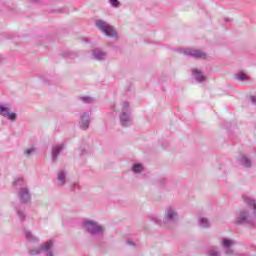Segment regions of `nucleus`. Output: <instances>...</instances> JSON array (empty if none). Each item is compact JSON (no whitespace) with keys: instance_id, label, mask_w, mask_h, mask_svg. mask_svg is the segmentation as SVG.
Returning a JSON list of instances; mask_svg holds the SVG:
<instances>
[{"instance_id":"20","label":"nucleus","mask_w":256,"mask_h":256,"mask_svg":"<svg viewBox=\"0 0 256 256\" xmlns=\"http://www.w3.org/2000/svg\"><path fill=\"white\" fill-rule=\"evenodd\" d=\"M133 173H143V164L136 163L132 167Z\"/></svg>"},{"instance_id":"11","label":"nucleus","mask_w":256,"mask_h":256,"mask_svg":"<svg viewBox=\"0 0 256 256\" xmlns=\"http://www.w3.org/2000/svg\"><path fill=\"white\" fill-rule=\"evenodd\" d=\"M65 149V144L60 143V144H55L52 146V151H51V161L52 163H57V159H59V155L61 151Z\"/></svg>"},{"instance_id":"32","label":"nucleus","mask_w":256,"mask_h":256,"mask_svg":"<svg viewBox=\"0 0 256 256\" xmlns=\"http://www.w3.org/2000/svg\"><path fill=\"white\" fill-rule=\"evenodd\" d=\"M241 256H249V255H247V254H243V255H241Z\"/></svg>"},{"instance_id":"27","label":"nucleus","mask_w":256,"mask_h":256,"mask_svg":"<svg viewBox=\"0 0 256 256\" xmlns=\"http://www.w3.org/2000/svg\"><path fill=\"white\" fill-rule=\"evenodd\" d=\"M250 99L253 105H256V96H251Z\"/></svg>"},{"instance_id":"4","label":"nucleus","mask_w":256,"mask_h":256,"mask_svg":"<svg viewBox=\"0 0 256 256\" xmlns=\"http://www.w3.org/2000/svg\"><path fill=\"white\" fill-rule=\"evenodd\" d=\"M13 185L18 189V199L21 203H29L31 201V193L29 188L25 186V180L23 178H16Z\"/></svg>"},{"instance_id":"29","label":"nucleus","mask_w":256,"mask_h":256,"mask_svg":"<svg viewBox=\"0 0 256 256\" xmlns=\"http://www.w3.org/2000/svg\"><path fill=\"white\" fill-rule=\"evenodd\" d=\"M71 56V52H65L64 53V57H70Z\"/></svg>"},{"instance_id":"14","label":"nucleus","mask_w":256,"mask_h":256,"mask_svg":"<svg viewBox=\"0 0 256 256\" xmlns=\"http://www.w3.org/2000/svg\"><path fill=\"white\" fill-rule=\"evenodd\" d=\"M92 56L95 61H105L107 59V52L101 50V48H95L92 51Z\"/></svg>"},{"instance_id":"6","label":"nucleus","mask_w":256,"mask_h":256,"mask_svg":"<svg viewBox=\"0 0 256 256\" xmlns=\"http://www.w3.org/2000/svg\"><path fill=\"white\" fill-rule=\"evenodd\" d=\"M119 119L122 127H129L133 125V117L131 116V106H129V102H124L122 104Z\"/></svg>"},{"instance_id":"16","label":"nucleus","mask_w":256,"mask_h":256,"mask_svg":"<svg viewBox=\"0 0 256 256\" xmlns=\"http://www.w3.org/2000/svg\"><path fill=\"white\" fill-rule=\"evenodd\" d=\"M192 77L197 83H203L205 79H207V76H205L199 69H192Z\"/></svg>"},{"instance_id":"23","label":"nucleus","mask_w":256,"mask_h":256,"mask_svg":"<svg viewBox=\"0 0 256 256\" xmlns=\"http://www.w3.org/2000/svg\"><path fill=\"white\" fill-rule=\"evenodd\" d=\"M237 81H247V74L241 72L240 74L236 75Z\"/></svg>"},{"instance_id":"2","label":"nucleus","mask_w":256,"mask_h":256,"mask_svg":"<svg viewBox=\"0 0 256 256\" xmlns=\"http://www.w3.org/2000/svg\"><path fill=\"white\" fill-rule=\"evenodd\" d=\"M177 219H179V214L177 213V209L174 207H168L166 209L163 220L159 219V216L150 217V220L156 225H160V227H171V225H175L177 223Z\"/></svg>"},{"instance_id":"25","label":"nucleus","mask_w":256,"mask_h":256,"mask_svg":"<svg viewBox=\"0 0 256 256\" xmlns=\"http://www.w3.org/2000/svg\"><path fill=\"white\" fill-rule=\"evenodd\" d=\"M208 256H221V252L215 250V249H210L208 251Z\"/></svg>"},{"instance_id":"1","label":"nucleus","mask_w":256,"mask_h":256,"mask_svg":"<svg viewBox=\"0 0 256 256\" xmlns=\"http://www.w3.org/2000/svg\"><path fill=\"white\" fill-rule=\"evenodd\" d=\"M245 205L252 209V214L249 210H242L239 212L235 220V225H250L256 227V200L251 196H243Z\"/></svg>"},{"instance_id":"5","label":"nucleus","mask_w":256,"mask_h":256,"mask_svg":"<svg viewBox=\"0 0 256 256\" xmlns=\"http://www.w3.org/2000/svg\"><path fill=\"white\" fill-rule=\"evenodd\" d=\"M55 243L53 240H48L47 242L43 243L39 248H34L29 251L30 256H37L44 253L45 256H55L53 253V247Z\"/></svg>"},{"instance_id":"21","label":"nucleus","mask_w":256,"mask_h":256,"mask_svg":"<svg viewBox=\"0 0 256 256\" xmlns=\"http://www.w3.org/2000/svg\"><path fill=\"white\" fill-rule=\"evenodd\" d=\"M79 99L82 103H95V99L90 96H81Z\"/></svg>"},{"instance_id":"30","label":"nucleus","mask_w":256,"mask_h":256,"mask_svg":"<svg viewBox=\"0 0 256 256\" xmlns=\"http://www.w3.org/2000/svg\"><path fill=\"white\" fill-rule=\"evenodd\" d=\"M127 245H135V243H133V241H131V240H128Z\"/></svg>"},{"instance_id":"12","label":"nucleus","mask_w":256,"mask_h":256,"mask_svg":"<svg viewBox=\"0 0 256 256\" xmlns=\"http://www.w3.org/2000/svg\"><path fill=\"white\" fill-rule=\"evenodd\" d=\"M237 163L244 167L245 169H251L253 167V160L251 157L247 156L246 154H242L238 157Z\"/></svg>"},{"instance_id":"28","label":"nucleus","mask_w":256,"mask_h":256,"mask_svg":"<svg viewBox=\"0 0 256 256\" xmlns=\"http://www.w3.org/2000/svg\"><path fill=\"white\" fill-rule=\"evenodd\" d=\"M159 183H160V187H164L163 183H165V178H162V179L159 181Z\"/></svg>"},{"instance_id":"13","label":"nucleus","mask_w":256,"mask_h":256,"mask_svg":"<svg viewBox=\"0 0 256 256\" xmlns=\"http://www.w3.org/2000/svg\"><path fill=\"white\" fill-rule=\"evenodd\" d=\"M89 123H91V114L83 112L80 115V129H83L84 131L89 129Z\"/></svg>"},{"instance_id":"24","label":"nucleus","mask_w":256,"mask_h":256,"mask_svg":"<svg viewBox=\"0 0 256 256\" xmlns=\"http://www.w3.org/2000/svg\"><path fill=\"white\" fill-rule=\"evenodd\" d=\"M109 3L115 9L121 7V2H119V0H109Z\"/></svg>"},{"instance_id":"33","label":"nucleus","mask_w":256,"mask_h":256,"mask_svg":"<svg viewBox=\"0 0 256 256\" xmlns=\"http://www.w3.org/2000/svg\"><path fill=\"white\" fill-rule=\"evenodd\" d=\"M0 61H1V56H0Z\"/></svg>"},{"instance_id":"9","label":"nucleus","mask_w":256,"mask_h":256,"mask_svg":"<svg viewBox=\"0 0 256 256\" xmlns=\"http://www.w3.org/2000/svg\"><path fill=\"white\" fill-rule=\"evenodd\" d=\"M0 116L5 117L8 121H16L17 120V113L11 112V108L0 105Z\"/></svg>"},{"instance_id":"10","label":"nucleus","mask_w":256,"mask_h":256,"mask_svg":"<svg viewBox=\"0 0 256 256\" xmlns=\"http://www.w3.org/2000/svg\"><path fill=\"white\" fill-rule=\"evenodd\" d=\"M180 53H184L189 57H193L194 59H207V54H205L201 50H183L180 49Z\"/></svg>"},{"instance_id":"19","label":"nucleus","mask_w":256,"mask_h":256,"mask_svg":"<svg viewBox=\"0 0 256 256\" xmlns=\"http://www.w3.org/2000/svg\"><path fill=\"white\" fill-rule=\"evenodd\" d=\"M24 235L27 241H30L32 243H37V241H39V238H37L36 236H33L31 231L29 230H24Z\"/></svg>"},{"instance_id":"3","label":"nucleus","mask_w":256,"mask_h":256,"mask_svg":"<svg viewBox=\"0 0 256 256\" xmlns=\"http://www.w3.org/2000/svg\"><path fill=\"white\" fill-rule=\"evenodd\" d=\"M82 227L86 233L92 235L93 237H101L105 233V226L99 224L95 220L84 219L82 221Z\"/></svg>"},{"instance_id":"7","label":"nucleus","mask_w":256,"mask_h":256,"mask_svg":"<svg viewBox=\"0 0 256 256\" xmlns=\"http://www.w3.org/2000/svg\"><path fill=\"white\" fill-rule=\"evenodd\" d=\"M95 25L102 33H105L107 37H117V31L113 26L109 25L106 21L96 20Z\"/></svg>"},{"instance_id":"31","label":"nucleus","mask_w":256,"mask_h":256,"mask_svg":"<svg viewBox=\"0 0 256 256\" xmlns=\"http://www.w3.org/2000/svg\"><path fill=\"white\" fill-rule=\"evenodd\" d=\"M80 155H85V150H82Z\"/></svg>"},{"instance_id":"8","label":"nucleus","mask_w":256,"mask_h":256,"mask_svg":"<svg viewBox=\"0 0 256 256\" xmlns=\"http://www.w3.org/2000/svg\"><path fill=\"white\" fill-rule=\"evenodd\" d=\"M237 243L235 242V240L230 239V238H222L221 240V247L222 249L225 250V253L227 256H235L237 255V253H235V251H233V249H231V247H234V245H236Z\"/></svg>"},{"instance_id":"18","label":"nucleus","mask_w":256,"mask_h":256,"mask_svg":"<svg viewBox=\"0 0 256 256\" xmlns=\"http://www.w3.org/2000/svg\"><path fill=\"white\" fill-rule=\"evenodd\" d=\"M198 224L200 227H203L204 229H209V227H211V222H209V219L205 217L199 218Z\"/></svg>"},{"instance_id":"22","label":"nucleus","mask_w":256,"mask_h":256,"mask_svg":"<svg viewBox=\"0 0 256 256\" xmlns=\"http://www.w3.org/2000/svg\"><path fill=\"white\" fill-rule=\"evenodd\" d=\"M35 151H37V148L31 147L26 150H24L25 157H31V155H34Z\"/></svg>"},{"instance_id":"17","label":"nucleus","mask_w":256,"mask_h":256,"mask_svg":"<svg viewBox=\"0 0 256 256\" xmlns=\"http://www.w3.org/2000/svg\"><path fill=\"white\" fill-rule=\"evenodd\" d=\"M16 214L20 221H25L27 215L25 214V206L20 205L16 207Z\"/></svg>"},{"instance_id":"26","label":"nucleus","mask_w":256,"mask_h":256,"mask_svg":"<svg viewBox=\"0 0 256 256\" xmlns=\"http://www.w3.org/2000/svg\"><path fill=\"white\" fill-rule=\"evenodd\" d=\"M81 190V185H79L77 182L73 184L72 191H79Z\"/></svg>"},{"instance_id":"15","label":"nucleus","mask_w":256,"mask_h":256,"mask_svg":"<svg viewBox=\"0 0 256 256\" xmlns=\"http://www.w3.org/2000/svg\"><path fill=\"white\" fill-rule=\"evenodd\" d=\"M57 181L59 187H65V184L67 183V172L65 170H59L57 172Z\"/></svg>"}]
</instances>
